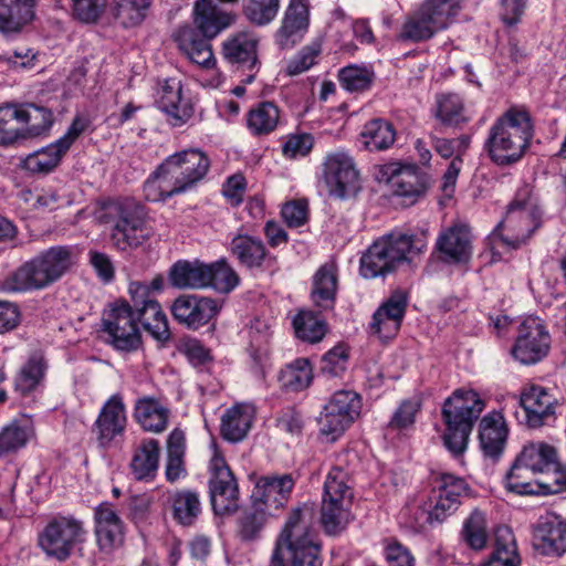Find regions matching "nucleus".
<instances>
[{"mask_svg": "<svg viewBox=\"0 0 566 566\" xmlns=\"http://www.w3.org/2000/svg\"><path fill=\"white\" fill-rule=\"evenodd\" d=\"M209 156L199 148H189L168 156L144 182L146 200L165 201L196 187L208 174Z\"/></svg>", "mask_w": 566, "mask_h": 566, "instance_id": "f257e3e1", "label": "nucleus"}, {"mask_svg": "<svg viewBox=\"0 0 566 566\" xmlns=\"http://www.w3.org/2000/svg\"><path fill=\"white\" fill-rule=\"evenodd\" d=\"M74 247H50L22 263L6 280L8 290L13 292L40 291L60 281L76 264Z\"/></svg>", "mask_w": 566, "mask_h": 566, "instance_id": "f03ea898", "label": "nucleus"}, {"mask_svg": "<svg viewBox=\"0 0 566 566\" xmlns=\"http://www.w3.org/2000/svg\"><path fill=\"white\" fill-rule=\"evenodd\" d=\"M531 115L524 107H511L489 129L485 149L493 163L509 166L525 154L533 137Z\"/></svg>", "mask_w": 566, "mask_h": 566, "instance_id": "7ed1b4c3", "label": "nucleus"}, {"mask_svg": "<svg viewBox=\"0 0 566 566\" xmlns=\"http://www.w3.org/2000/svg\"><path fill=\"white\" fill-rule=\"evenodd\" d=\"M427 231L390 233L375 241L360 258V273L366 279L386 275L405 261L424 252Z\"/></svg>", "mask_w": 566, "mask_h": 566, "instance_id": "20e7f679", "label": "nucleus"}, {"mask_svg": "<svg viewBox=\"0 0 566 566\" xmlns=\"http://www.w3.org/2000/svg\"><path fill=\"white\" fill-rule=\"evenodd\" d=\"M485 408V401L474 390L457 389L446 399L442 419L446 424L443 442L454 455L464 452L475 421Z\"/></svg>", "mask_w": 566, "mask_h": 566, "instance_id": "39448f33", "label": "nucleus"}, {"mask_svg": "<svg viewBox=\"0 0 566 566\" xmlns=\"http://www.w3.org/2000/svg\"><path fill=\"white\" fill-rule=\"evenodd\" d=\"M541 213L527 185L520 188L509 205L504 219L492 233V240L517 249L539 227Z\"/></svg>", "mask_w": 566, "mask_h": 566, "instance_id": "423d86ee", "label": "nucleus"}, {"mask_svg": "<svg viewBox=\"0 0 566 566\" xmlns=\"http://www.w3.org/2000/svg\"><path fill=\"white\" fill-rule=\"evenodd\" d=\"M101 220L112 226L111 241L115 249L138 248L150 237L143 208L133 200H116L104 205Z\"/></svg>", "mask_w": 566, "mask_h": 566, "instance_id": "0eeeda50", "label": "nucleus"}, {"mask_svg": "<svg viewBox=\"0 0 566 566\" xmlns=\"http://www.w3.org/2000/svg\"><path fill=\"white\" fill-rule=\"evenodd\" d=\"M462 0H424L401 25V41L422 42L446 30L461 9Z\"/></svg>", "mask_w": 566, "mask_h": 566, "instance_id": "6e6552de", "label": "nucleus"}, {"mask_svg": "<svg viewBox=\"0 0 566 566\" xmlns=\"http://www.w3.org/2000/svg\"><path fill=\"white\" fill-rule=\"evenodd\" d=\"M352 500L347 473L338 467L333 468L324 483L321 509V522L327 534L336 535L347 526L352 518Z\"/></svg>", "mask_w": 566, "mask_h": 566, "instance_id": "1a4fd4ad", "label": "nucleus"}, {"mask_svg": "<svg viewBox=\"0 0 566 566\" xmlns=\"http://www.w3.org/2000/svg\"><path fill=\"white\" fill-rule=\"evenodd\" d=\"M556 460V450L551 444L542 441L525 444L505 476L506 490L518 495L537 492L533 482L527 480L528 473L537 474L553 468Z\"/></svg>", "mask_w": 566, "mask_h": 566, "instance_id": "9d476101", "label": "nucleus"}, {"mask_svg": "<svg viewBox=\"0 0 566 566\" xmlns=\"http://www.w3.org/2000/svg\"><path fill=\"white\" fill-rule=\"evenodd\" d=\"M315 510L311 504H303L287 516L273 549L270 566H286L283 551L294 552L310 546H321L314 530Z\"/></svg>", "mask_w": 566, "mask_h": 566, "instance_id": "9b49d317", "label": "nucleus"}, {"mask_svg": "<svg viewBox=\"0 0 566 566\" xmlns=\"http://www.w3.org/2000/svg\"><path fill=\"white\" fill-rule=\"evenodd\" d=\"M86 535L82 521L73 516L57 515L39 533L38 543L46 556L65 562L75 551H82Z\"/></svg>", "mask_w": 566, "mask_h": 566, "instance_id": "f8f14e48", "label": "nucleus"}, {"mask_svg": "<svg viewBox=\"0 0 566 566\" xmlns=\"http://www.w3.org/2000/svg\"><path fill=\"white\" fill-rule=\"evenodd\" d=\"M102 331L107 335V343L117 350H136L142 342L136 315L125 301H116L103 312Z\"/></svg>", "mask_w": 566, "mask_h": 566, "instance_id": "ddd939ff", "label": "nucleus"}, {"mask_svg": "<svg viewBox=\"0 0 566 566\" xmlns=\"http://www.w3.org/2000/svg\"><path fill=\"white\" fill-rule=\"evenodd\" d=\"M551 340V334L544 321L537 316H527L517 327L510 354L522 365H534L548 355Z\"/></svg>", "mask_w": 566, "mask_h": 566, "instance_id": "4468645a", "label": "nucleus"}, {"mask_svg": "<svg viewBox=\"0 0 566 566\" xmlns=\"http://www.w3.org/2000/svg\"><path fill=\"white\" fill-rule=\"evenodd\" d=\"M209 491L213 512L218 515L234 513L239 507L237 480L224 459L216 452L210 461Z\"/></svg>", "mask_w": 566, "mask_h": 566, "instance_id": "2eb2a0df", "label": "nucleus"}, {"mask_svg": "<svg viewBox=\"0 0 566 566\" xmlns=\"http://www.w3.org/2000/svg\"><path fill=\"white\" fill-rule=\"evenodd\" d=\"M381 172L392 195L400 197L405 206L416 203L429 187V176L416 165L390 163L382 167Z\"/></svg>", "mask_w": 566, "mask_h": 566, "instance_id": "dca6fc26", "label": "nucleus"}, {"mask_svg": "<svg viewBox=\"0 0 566 566\" xmlns=\"http://www.w3.org/2000/svg\"><path fill=\"white\" fill-rule=\"evenodd\" d=\"M294 485L291 474L260 476L251 494L252 510L273 515L287 503Z\"/></svg>", "mask_w": 566, "mask_h": 566, "instance_id": "f3484780", "label": "nucleus"}, {"mask_svg": "<svg viewBox=\"0 0 566 566\" xmlns=\"http://www.w3.org/2000/svg\"><path fill=\"white\" fill-rule=\"evenodd\" d=\"M323 167V178L329 195L343 199L358 191L359 175L353 158L347 154L338 151L327 155Z\"/></svg>", "mask_w": 566, "mask_h": 566, "instance_id": "a211bd4d", "label": "nucleus"}, {"mask_svg": "<svg viewBox=\"0 0 566 566\" xmlns=\"http://www.w3.org/2000/svg\"><path fill=\"white\" fill-rule=\"evenodd\" d=\"M221 307L222 303L214 298L184 294L172 302L170 310L175 321L189 329L197 331L214 319Z\"/></svg>", "mask_w": 566, "mask_h": 566, "instance_id": "6ab92c4d", "label": "nucleus"}, {"mask_svg": "<svg viewBox=\"0 0 566 566\" xmlns=\"http://www.w3.org/2000/svg\"><path fill=\"white\" fill-rule=\"evenodd\" d=\"M180 54L195 66L210 71L217 65L211 40L190 24L179 27L172 34Z\"/></svg>", "mask_w": 566, "mask_h": 566, "instance_id": "aec40b11", "label": "nucleus"}, {"mask_svg": "<svg viewBox=\"0 0 566 566\" xmlns=\"http://www.w3.org/2000/svg\"><path fill=\"white\" fill-rule=\"evenodd\" d=\"M469 486L462 478L444 473L440 485L433 490L428 506V521L441 523L452 515L461 504V497L468 494Z\"/></svg>", "mask_w": 566, "mask_h": 566, "instance_id": "412c9836", "label": "nucleus"}, {"mask_svg": "<svg viewBox=\"0 0 566 566\" xmlns=\"http://www.w3.org/2000/svg\"><path fill=\"white\" fill-rule=\"evenodd\" d=\"M126 424V406L122 395L115 394L103 405L93 424V432L98 444L107 448L116 437L124 433Z\"/></svg>", "mask_w": 566, "mask_h": 566, "instance_id": "4be33fe9", "label": "nucleus"}, {"mask_svg": "<svg viewBox=\"0 0 566 566\" xmlns=\"http://www.w3.org/2000/svg\"><path fill=\"white\" fill-rule=\"evenodd\" d=\"M408 305V294L403 290L394 291L373 315L370 331L381 339H390L400 329Z\"/></svg>", "mask_w": 566, "mask_h": 566, "instance_id": "5701e85b", "label": "nucleus"}, {"mask_svg": "<svg viewBox=\"0 0 566 566\" xmlns=\"http://www.w3.org/2000/svg\"><path fill=\"white\" fill-rule=\"evenodd\" d=\"M521 405L530 428L549 424L556 419L558 400L551 390L533 385L521 395Z\"/></svg>", "mask_w": 566, "mask_h": 566, "instance_id": "b1692460", "label": "nucleus"}, {"mask_svg": "<svg viewBox=\"0 0 566 566\" xmlns=\"http://www.w3.org/2000/svg\"><path fill=\"white\" fill-rule=\"evenodd\" d=\"M310 25V10L306 0H290L284 12L281 27L275 33L276 44L283 49H292L302 41Z\"/></svg>", "mask_w": 566, "mask_h": 566, "instance_id": "393cba45", "label": "nucleus"}, {"mask_svg": "<svg viewBox=\"0 0 566 566\" xmlns=\"http://www.w3.org/2000/svg\"><path fill=\"white\" fill-rule=\"evenodd\" d=\"M156 103L174 126L185 124L193 115L192 104L182 95L181 81L177 78H167L159 83Z\"/></svg>", "mask_w": 566, "mask_h": 566, "instance_id": "a878e982", "label": "nucleus"}, {"mask_svg": "<svg viewBox=\"0 0 566 566\" xmlns=\"http://www.w3.org/2000/svg\"><path fill=\"white\" fill-rule=\"evenodd\" d=\"M192 17V27L212 39L237 20L235 13L223 10L213 0H196Z\"/></svg>", "mask_w": 566, "mask_h": 566, "instance_id": "bb28decb", "label": "nucleus"}, {"mask_svg": "<svg viewBox=\"0 0 566 566\" xmlns=\"http://www.w3.org/2000/svg\"><path fill=\"white\" fill-rule=\"evenodd\" d=\"M533 546L543 555H562L566 552V522L557 516L542 518L534 528Z\"/></svg>", "mask_w": 566, "mask_h": 566, "instance_id": "cd10ccee", "label": "nucleus"}, {"mask_svg": "<svg viewBox=\"0 0 566 566\" xmlns=\"http://www.w3.org/2000/svg\"><path fill=\"white\" fill-rule=\"evenodd\" d=\"M437 250L443 261L462 263L469 261L472 247L470 230L464 224H454L439 235Z\"/></svg>", "mask_w": 566, "mask_h": 566, "instance_id": "c85d7f7f", "label": "nucleus"}, {"mask_svg": "<svg viewBox=\"0 0 566 566\" xmlns=\"http://www.w3.org/2000/svg\"><path fill=\"white\" fill-rule=\"evenodd\" d=\"M258 39L249 32H238L222 43L223 57L231 64L253 71L258 65Z\"/></svg>", "mask_w": 566, "mask_h": 566, "instance_id": "c756f323", "label": "nucleus"}, {"mask_svg": "<svg viewBox=\"0 0 566 566\" xmlns=\"http://www.w3.org/2000/svg\"><path fill=\"white\" fill-rule=\"evenodd\" d=\"M35 0H0V32L20 33L34 18Z\"/></svg>", "mask_w": 566, "mask_h": 566, "instance_id": "7c9ffc66", "label": "nucleus"}, {"mask_svg": "<svg viewBox=\"0 0 566 566\" xmlns=\"http://www.w3.org/2000/svg\"><path fill=\"white\" fill-rule=\"evenodd\" d=\"M479 438L486 455L497 457L502 453L507 438V428L501 412L492 411L481 419Z\"/></svg>", "mask_w": 566, "mask_h": 566, "instance_id": "2f4dec72", "label": "nucleus"}, {"mask_svg": "<svg viewBox=\"0 0 566 566\" xmlns=\"http://www.w3.org/2000/svg\"><path fill=\"white\" fill-rule=\"evenodd\" d=\"M337 266L327 262L318 268L313 276L311 297L314 304L323 310H332L337 293Z\"/></svg>", "mask_w": 566, "mask_h": 566, "instance_id": "473e14b6", "label": "nucleus"}, {"mask_svg": "<svg viewBox=\"0 0 566 566\" xmlns=\"http://www.w3.org/2000/svg\"><path fill=\"white\" fill-rule=\"evenodd\" d=\"M169 417V409L153 397H142L135 402L134 418L146 431L155 433L165 431Z\"/></svg>", "mask_w": 566, "mask_h": 566, "instance_id": "72a5a7b5", "label": "nucleus"}, {"mask_svg": "<svg viewBox=\"0 0 566 566\" xmlns=\"http://www.w3.org/2000/svg\"><path fill=\"white\" fill-rule=\"evenodd\" d=\"M208 264L199 261H178L169 273L171 284L178 289H203L209 285Z\"/></svg>", "mask_w": 566, "mask_h": 566, "instance_id": "f704fd0d", "label": "nucleus"}, {"mask_svg": "<svg viewBox=\"0 0 566 566\" xmlns=\"http://www.w3.org/2000/svg\"><path fill=\"white\" fill-rule=\"evenodd\" d=\"M160 448L155 439H144L136 447L130 461V471L136 480H153L159 464Z\"/></svg>", "mask_w": 566, "mask_h": 566, "instance_id": "c9c22d12", "label": "nucleus"}, {"mask_svg": "<svg viewBox=\"0 0 566 566\" xmlns=\"http://www.w3.org/2000/svg\"><path fill=\"white\" fill-rule=\"evenodd\" d=\"M396 129L390 122L382 118H374L364 125L359 139L366 149L379 151L391 147L396 140Z\"/></svg>", "mask_w": 566, "mask_h": 566, "instance_id": "e433bc0d", "label": "nucleus"}, {"mask_svg": "<svg viewBox=\"0 0 566 566\" xmlns=\"http://www.w3.org/2000/svg\"><path fill=\"white\" fill-rule=\"evenodd\" d=\"M174 520L182 526H191L202 512L199 494L192 490H177L169 497Z\"/></svg>", "mask_w": 566, "mask_h": 566, "instance_id": "4c0bfd02", "label": "nucleus"}, {"mask_svg": "<svg viewBox=\"0 0 566 566\" xmlns=\"http://www.w3.org/2000/svg\"><path fill=\"white\" fill-rule=\"evenodd\" d=\"M281 112L273 102H260L247 114V127L253 136H265L274 132L280 123Z\"/></svg>", "mask_w": 566, "mask_h": 566, "instance_id": "58836bf2", "label": "nucleus"}, {"mask_svg": "<svg viewBox=\"0 0 566 566\" xmlns=\"http://www.w3.org/2000/svg\"><path fill=\"white\" fill-rule=\"evenodd\" d=\"M34 436V427L30 418L15 419L0 432V457L18 452Z\"/></svg>", "mask_w": 566, "mask_h": 566, "instance_id": "ea45409f", "label": "nucleus"}, {"mask_svg": "<svg viewBox=\"0 0 566 566\" xmlns=\"http://www.w3.org/2000/svg\"><path fill=\"white\" fill-rule=\"evenodd\" d=\"M230 251L239 263L248 269L260 268L266 256L262 240L248 234H237L231 240Z\"/></svg>", "mask_w": 566, "mask_h": 566, "instance_id": "a19ab883", "label": "nucleus"}, {"mask_svg": "<svg viewBox=\"0 0 566 566\" xmlns=\"http://www.w3.org/2000/svg\"><path fill=\"white\" fill-rule=\"evenodd\" d=\"M252 421L253 412L249 406H234L222 417L221 434L228 441H241L250 430Z\"/></svg>", "mask_w": 566, "mask_h": 566, "instance_id": "79ce46f5", "label": "nucleus"}, {"mask_svg": "<svg viewBox=\"0 0 566 566\" xmlns=\"http://www.w3.org/2000/svg\"><path fill=\"white\" fill-rule=\"evenodd\" d=\"M134 313L136 315V323L139 322L144 329L155 339L159 342L169 339L170 332L168 321L160 304L156 300L154 302H147L146 305L138 307Z\"/></svg>", "mask_w": 566, "mask_h": 566, "instance_id": "37998d69", "label": "nucleus"}, {"mask_svg": "<svg viewBox=\"0 0 566 566\" xmlns=\"http://www.w3.org/2000/svg\"><path fill=\"white\" fill-rule=\"evenodd\" d=\"M520 557L512 532L499 527L495 533V546L486 563L482 566H520Z\"/></svg>", "mask_w": 566, "mask_h": 566, "instance_id": "c03bdc74", "label": "nucleus"}, {"mask_svg": "<svg viewBox=\"0 0 566 566\" xmlns=\"http://www.w3.org/2000/svg\"><path fill=\"white\" fill-rule=\"evenodd\" d=\"M66 151L61 143L56 140L28 155L23 160V168L32 174H49L59 165Z\"/></svg>", "mask_w": 566, "mask_h": 566, "instance_id": "a18cd8bd", "label": "nucleus"}, {"mask_svg": "<svg viewBox=\"0 0 566 566\" xmlns=\"http://www.w3.org/2000/svg\"><path fill=\"white\" fill-rule=\"evenodd\" d=\"M437 117L447 126L459 127L470 120L462 98L457 94H442L437 97Z\"/></svg>", "mask_w": 566, "mask_h": 566, "instance_id": "49530a36", "label": "nucleus"}, {"mask_svg": "<svg viewBox=\"0 0 566 566\" xmlns=\"http://www.w3.org/2000/svg\"><path fill=\"white\" fill-rule=\"evenodd\" d=\"M280 10V0H243L242 14L255 27L273 22Z\"/></svg>", "mask_w": 566, "mask_h": 566, "instance_id": "de8ad7c7", "label": "nucleus"}, {"mask_svg": "<svg viewBox=\"0 0 566 566\" xmlns=\"http://www.w3.org/2000/svg\"><path fill=\"white\" fill-rule=\"evenodd\" d=\"M313 379L312 366L306 358H297L280 373V381L291 391H300L310 386Z\"/></svg>", "mask_w": 566, "mask_h": 566, "instance_id": "09e8293b", "label": "nucleus"}, {"mask_svg": "<svg viewBox=\"0 0 566 566\" xmlns=\"http://www.w3.org/2000/svg\"><path fill=\"white\" fill-rule=\"evenodd\" d=\"M18 115L20 126L25 125L28 127L27 133L29 135H40L52 124L51 112L45 107L36 106L34 104L18 106Z\"/></svg>", "mask_w": 566, "mask_h": 566, "instance_id": "8fccbe9b", "label": "nucleus"}, {"mask_svg": "<svg viewBox=\"0 0 566 566\" xmlns=\"http://www.w3.org/2000/svg\"><path fill=\"white\" fill-rule=\"evenodd\" d=\"M296 336L308 343L319 342L325 335V324L311 311H301L293 319Z\"/></svg>", "mask_w": 566, "mask_h": 566, "instance_id": "3c124183", "label": "nucleus"}, {"mask_svg": "<svg viewBox=\"0 0 566 566\" xmlns=\"http://www.w3.org/2000/svg\"><path fill=\"white\" fill-rule=\"evenodd\" d=\"M462 537L473 549H482L488 542V530L485 514L474 510L464 521Z\"/></svg>", "mask_w": 566, "mask_h": 566, "instance_id": "603ef678", "label": "nucleus"}, {"mask_svg": "<svg viewBox=\"0 0 566 566\" xmlns=\"http://www.w3.org/2000/svg\"><path fill=\"white\" fill-rule=\"evenodd\" d=\"M45 368L42 358L29 359L15 378V389L22 395L34 391L44 378Z\"/></svg>", "mask_w": 566, "mask_h": 566, "instance_id": "864d4df0", "label": "nucleus"}, {"mask_svg": "<svg viewBox=\"0 0 566 566\" xmlns=\"http://www.w3.org/2000/svg\"><path fill=\"white\" fill-rule=\"evenodd\" d=\"M208 268L210 270L208 286L213 287L220 293H230L238 286L240 277L226 260L208 264Z\"/></svg>", "mask_w": 566, "mask_h": 566, "instance_id": "5fc2aeb1", "label": "nucleus"}, {"mask_svg": "<svg viewBox=\"0 0 566 566\" xmlns=\"http://www.w3.org/2000/svg\"><path fill=\"white\" fill-rule=\"evenodd\" d=\"M374 72L366 66L348 65L338 73V81L348 92L368 90L374 81Z\"/></svg>", "mask_w": 566, "mask_h": 566, "instance_id": "6e6d98bb", "label": "nucleus"}, {"mask_svg": "<svg viewBox=\"0 0 566 566\" xmlns=\"http://www.w3.org/2000/svg\"><path fill=\"white\" fill-rule=\"evenodd\" d=\"M542 476L533 482L534 494H555L562 492L566 488V469L555 461V465L538 472Z\"/></svg>", "mask_w": 566, "mask_h": 566, "instance_id": "4d7b16f0", "label": "nucleus"}, {"mask_svg": "<svg viewBox=\"0 0 566 566\" xmlns=\"http://www.w3.org/2000/svg\"><path fill=\"white\" fill-rule=\"evenodd\" d=\"M25 136L21 132L18 106L8 104L0 107V145L11 144Z\"/></svg>", "mask_w": 566, "mask_h": 566, "instance_id": "13d9d810", "label": "nucleus"}, {"mask_svg": "<svg viewBox=\"0 0 566 566\" xmlns=\"http://www.w3.org/2000/svg\"><path fill=\"white\" fill-rule=\"evenodd\" d=\"M149 8L142 7L128 0H116L112 8V15L123 28H133L140 24L146 18Z\"/></svg>", "mask_w": 566, "mask_h": 566, "instance_id": "bf43d9fd", "label": "nucleus"}, {"mask_svg": "<svg viewBox=\"0 0 566 566\" xmlns=\"http://www.w3.org/2000/svg\"><path fill=\"white\" fill-rule=\"evenodd\" d=\"M355 420L342 416L339 412L329 410L325 405L318 418L319 432L331 441H335Z\"/></svg>", "mask_w": 566, "mask_h": 566, "instance_id": "052dcab7", "label": "nucleus"}, {"mask_svg": "<svg viewBox=\"0 0 566 566\" xmlns=\"http://www.w3.org/2000/svg\"><path fill=\"white\" fill-rule=\"evenodd\" d=\"M329 410L339 412L356 420L360 415L361 399L360 396L353 390L336 391L326 403Z\"/></svg>", "mask_w": 566, "mask_h": 566, "instance_id": "680f3d73", "label": "nucleus"}, {"mask_svg": "<svg viewBox=\"0 0 566 566\" xmlns=\"http://www.w3.org/2000/svg\"><path fill=\"white\" fill-rule=\"evenodd\" d=\"M321 52L322 46L317 42L302 48L297 54L286 63L285 73L289 76H295L308 71L316 63V59Z\"/></svg>", "mask_w": 566, "mask_h": 566, "instance_id": "e2e57ef3", "label": "nucleus"}, {"mask_svg": "<svg viewBox=\"0 0 566 566\" xmlns=\"http://www.w3.org/2000/svg\"><path fill=\"white\" fill-rule=\"evenodd\" d=\"M382 554L387 566H413L415 558L407 546L398 539H382Z\"/></svg>", "mask_w": 566, "mask_h": 566, "instance_id": "0e129e2a", "label": "nucleus"}, {"mask_svg": "<svg viewBox=\"0 0 566 566\" xmlns=\"http://www.w3.org/2000/svg\"><path fill=\"white\" fill-rule=\"evenodd\" d=\"M348 353L343 345L328 350L321 360V371L327 377H338L347 368Z\"/></svg>", "mask_w": 566, "mask_h": 566, "instance_id": "69168bd1", "label": "nucleus"}, {"mask_svg": "<svg viewBox=\"0 0 566 566\" xmlns=\"http://www.w3.org/2000/svg\"><path fill=\"white\" fill-rule=\"evenodd\" d=\"M74 18L84 23H95L105 12L107 0H71Z\"/></svg>", "mask_w": 566, "mask_h": 566, "instance_id": "338daca9", "label": "nucleus"}, {"mask_svg": "<svg viewBox=\"0 0 566 566\" xmlns=\"http://www.w3.org/2000/svg\"><path fill=\"white\" fill-rule=\"evenodd\" d=\"M421 405L416 399L403 400L394 412L388 428L402 430L415 423L416 415L420 411Z\"/></svg>", "mask_w": 566, "mask_h": 566, "instance_id": "774afa93", "label": "nucleus"}]
</instances>
